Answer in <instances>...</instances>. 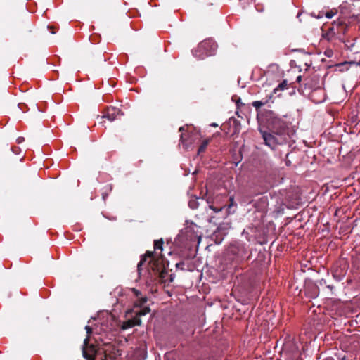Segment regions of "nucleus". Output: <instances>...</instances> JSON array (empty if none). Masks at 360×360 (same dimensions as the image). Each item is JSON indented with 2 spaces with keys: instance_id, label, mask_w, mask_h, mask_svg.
<instances>
[{
  "instance_id": "9b49d317",
  "label": "nucleus",
  "mask_w": 360,
  "mask_h": 360,
  "mask_svg": "<svg viewBox=\"0 0 360 360\" xmlns=\"http://www.w3.org/2000/svg\"><path fill=\"white\" fill-rule=\"evenodd\" d=\"M180 132H181L180 135V141L181 143L186 147H187L186 140L185 139V134L183 133L184 131H185V127H181L179 129Z\"/></svg>"
},
{
  "instance_id": "2eb2a0df",
  "label": "nucleus",
  "mask_w": 360,
  "mask_h": 360,
  "mask_svg": "<svg viewBox=\"0 0 360 360\" xmlns=\"http://www.w3.org/2000/svg\"><path fill=\"white\" fill-rule=\"evenodd\" d=\"M195 203L196 202L194 200L193 202H189V206L191 207V208H195Z\"/></svg>"
},
{
  "instance_id": "f257e3e1",
  "label": "nucleus",
  "mask_w": 360,
  "mask_h": 360,
  "mask_svg": "<svg viewBox=\"0 0 360 360\" xmlns=\"http://www.w3.org/2000/svg\"><path fill=\"white\" fill-rule=\"evenodd\" d=\"M264 143L271 149H275L278 145L287 143L289 135V127L285 122L280 119L275 120L273 123V129L268 132L260 130Z\"/></svg>"
},
{
  "instance_id": "7ed1b4c3",
  "label": "nucleus",
  "mask_w": 360,
  "mask_h": 360,
  "mask_svg": "<svg viewBox=\"0 0 360 360\" xmlns=\"http://www.w3.org/2000/svg\"><path fill=\"white\" fill-rule=\"evenodd\" d=\"M250 255L251 252L245 243L236 242L228 250L227 259L231 262V265L237 270L240 267L241 264L250 259Z\"/></svg>"
},
{
  "instance_id": "f3484780",
  "label": "nucleus",
  "mask_w": 360,
  "mask_h": 360,
  "mask_svg": "<svg viewBox=\"0 0 360 360\" xmlns=\"http://www.w3.org/2000/svg\"><path fill=\"white\" fill-rule=\"evenodd\" d=\"M229 200H230V205H229V207H230V206H231V205H233L234 199H233V197H231V198H230V199H229Z\"/></svg>"
},
{
  "instance_id": "4468645a",
  "label": "nucleus",
  "mask_w": 360,
  "mask_h": 360,
  "mask_svg": "<svg viewBox=\"0 0 360 360\" xmlns=\"http://www.w3.org/2000/svg\"><path fill=\"white\" fill-rule=\"evenodd\" d=\"M209 207L214 212H219L220 211H221L222 210V207H214V205H209Z\"/></svg>"
},
{
  "instance_id": "1a4fd4ad",
  "label": "nucleus",
  "mask_w": 360,
  "mask_h": 360,
  "mask_svg": "<svg viewBox=\"0 0 360 360\" xmlns=\"http://www.w3.org/2000/svg\"><path fill=\"white\" fill-rule=\"evenodd\" d=\"M272 98V94L266 96L265 98L260 101H255L252 103V105L255 108L257 111H259V109L264 106L267 105Z\"/></svg>"
},
{
  "instance_id": "9d476101",
  "label": "nucleus",
  "mask_w": 360,
  "mask_h": 360,
  "mask_svg": "<svg viewBox=\"0 0 360 360\" xmlns=\"http://www.w3.org/2000/svg\"><path fill=\"white\" fill-rule=\"evenodd\" d=\"M288 88V82L287 80H283L282 82H281L271 93L272 95L274 94H276L278 91H283L284 89H286Z\"/></svg>"
},
{
  "instance_id": "6ab92c4d",
  "label": "nucleus",
  "mask_w": 360,
  "mask_h": 360,
  "mask_svg": "<svg viewBox=\"0 0 360 360\" xmlns=\"http://www.w3.org/2000/svg\"><path fill=\"white\" fill-rule=\"evenodd\" d=\"M212 126L217 127V124L214 123V124H212Z\"/></svg>"
},
{
  "instance_id": "f03ea898",
  "label": "nucleus",
  "mask_w": 360,
  "mask_h": 360,
  "mask_svg": "<svg viewBox=\"0 0 360 360\" xmlns=\"http://www.w3.org/2000/svg\"><path fill=\"white\" fill-rule=\"evenodd\" d=\"M131 292L136 298L134 303V309H132V311L135 314V317L123 322L122 326L123 330L140 326L141 323L140 317L146 315L150 311L148 307L143 306L147 302V297L141 296V292L135 288H132Z\"/></svg>"
},
{
  "instance_id": "a211bd4d",
  "label": "nucleus",
  "mask_w": 360,
  "mask_h": 360,
  "mask_svg": "<svg viewBox=\"0 0 360 360\" xmlns=\"http://www.w3.org/2000/svg\"><path fill=\"white\" fill-rule=\"evenodd\" d=\"M301 80V76H298L297 78V81L300 82Z\"/></svg>"
},
{
  "instance_id": "0eeeda50",
  "label": "nucleus",
  "mask_w": 360,
  "mask_h": 360,
  "mask_svg": "<svg viewBox=\"0 0 360 360\" xmlns=\"http://www.w3.org/2000/svg\"><path fill=\"white\" fill-rule=\"evenodd\" d=\"M88 336L85 338L84 341V347L88 345L89 343V336L92 333L91 327L86 326L85 327ZM90 352H88L85 347L83 348V355L88 360H94V347L93 346L90 347Z\"/></svg>"
},
{
  "instance_id": "ddd939ff",
  "label": "nucleus",
  "mask_w": 360,
  "mask_h": 360,
  "mask_svg": "<svg viewBox=\"0 0 360 360\" xmlns=\"http://www.w3.org/2000/svg\"><path fill=\"white\" fill-rule=\"evenodd\" d=\"M335 13L336 12H333V11H328L326 13V17L328 19H330L335 15Z\"/></svg>"
},
{
  "instance_id": "423d86ee",
  "label": "nucleus",
  "mask_w": 360,
  "mask_h": 360,
  "mask_svg": "<svg viewBox=\"0 0 360 360\" xmlns=\"http://www.w3.org/2000/svg\"><path fill=\"white\" fill-rule=\"evenodd\" d=\"M163 243L162 239L155 240L154 241V251H147L145 255L142 256L137 265L139 271L140 270L141 266L144 264L147 258L150 259V260H156V262L158 264L163 262V256L162 255Z\"/></svg>"
},
{
  "instance_id": "dca6fc26",
  "label": "nucleus",
  "mask_w": 360,
  "mask_h": 360,
  "mask_svg": "<svg viewBox=\"0 0 360 360\" xmlns=\"http://www.w3.org/2000/svg\"><path fill=\"white\" fill-rule=\"evenodd\" d=\"M23 141H24V138H23V137H19V138H18V139H17V142H18V143H22Z\"/></svg>"
},
{
  "instance_id": "20e7f679",
  "label": "nucleus",
  "mask_w": 360,
  "mask_h": 360,
  "mask_svg": "<svg viewBox=\"0 0 360 360\" xmlns=\"http://www.w3.org/2000/svg\"><path fill=\"white\" fill-rule=\"evenodd\" d=\"M347 31V25L342 20L335 21L332 26L323 34V39L328 42L335 43L340 40Z\"/></svg>"
},
{
  "instance_id": "6e6552de",
  "label": "nucleus",
  "mask_w": 360,
  "mask_h": 360,
  "mask_svg": "<svg viewBox=\"0 0 360 360\" xmlns=\"http://www.w3.org/2000/svg\"><path fill=\"white\" fill-rule=\"evenodd\" d=\"M122 115L121 110L119 108L115 107H109L106 109V111L102 117L107 118L109 121L112 122Z\"/></svg>"
},
{
  "instance_id": "f8f14e48",
  "label": "nucleus",
  "mask_w": 360,
  "mask_h": 360,
  "mask_svg": "<svg viewBox=\"0 0 360 360\" xmlns=\"http://www.w3.org/2000/svg\"><path fill=\"white\" fill-rule=\"evenodd\" d=\"M208 143H209L208 140H204L202 141V143H201V145L200 146V147L198 148V154H200L201 153H203L205 150V149L208 145Z\"/></svg>"
},
{
  "instance_id": "39448f33",
  "label": "nucleus",
  "mask_w": 360,
  "mask_h": 360,
  "mask_svg": "<svg viewBox=\"0 0 360 360\" xmlns=\"http://www.w3.org/2000/svg\"><path fill=\"white\" fill-rule=\"evenodd\" d=\"M217 48V44L212 39H205L201 41L198 46L193 50L194 57L198 59H204L205 57L214 54Z\"/></svg>"
}]
</instances>
